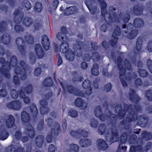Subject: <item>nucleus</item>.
<instances>
[{"mask_svg": "<svg viewBox=\"0 0 152 152\" xmlns=\"http://www.w3.org/2000/svg\"><path fill=\"white\" fill-rule=\"evenodd\" d=\"M8 61H6L3 57L0 58V71L5 77L9 79L10 77V74L9 72L10 65L8 64Z\"/></svg>", "mask_w": 152, "mask_h": 152, "instance_id": "6", "label": "nucleus"}, {"mask_svg": "<svg viewBox=\"0 0 152 152\" xmlns=\"http://www.w3.org/2000/svg\"><path fill=\"white\" fill-rule=\"evenodd\" d=\"M82 86L84 88H87L90 87V82L88 79H86L82 83Z\"/></svg>", "mask_w": 152, "mask_h": 152, "instance_id": "63", "label": "nucleus"}, {"mask_svg": "<svg viewBox=\"0 0 152 152\" xmlns=\"http://www.w3.org/2000/svg\"><path fill=\"white\" fill-rule=\"evenodd\" d=\"M77 11V8L75 7H70L66 10V14L67 15H69L75 13Z\"/></svg>", "mask_w": 152, "mask_h": 152, "instance_id": "45", "label": "nucleus"}, {"mask_svg": "<svg viewBox=\"0 0 152 152\" xmlns=\"http://www.w3.org/2000/svg\"><path fill=\"white\" fill-rule=\"evenodd\" d=\"M69 115L73 118H76L78 116L77 112L75 110L71 109L68 112Z\"/></svg>", "mask_w": 152, "mask_h": 152, "instance_id": "59", "label": "nucleus"}, {"mask_svg": "<svg viewBox=\"0 0 152 152\" xmlns=\"http://www.w3.org/2000/svg\"><path fill=\"white\" fill-rule=\"evenodd\" d=\"M67 53L66 54L65 56L66 59L69 61H73L75 57V54L71 50Z\"/></svg>", "mask_w": 152, "mask_h": 152, "instance_id": "38", "label": "nucleus"}, {"mask_svg": "<svg viewBox=\"0 0 152 152\" xmlns=\"http://www.w3.org/2000/svg\"><path fill=\"white\" fill-rule=\"evenodd\" d=\"M5 123L6 126L8 128L12 127L14 126L15 119L11 115H8L5 117Z\"/></svg>", "mask_w": 152, "mask_h": 152, "instance_id": "14", "label": "nucleus"}, {"mask_svg": "<svg viewBox=\"0 0 152 152\" xmlns=\"http://www.w3.org/2000/svg\"><path fill=\"white\" fill-rule=\"evenodd\" d=\"M33 19L29 17L26 16L25 17L23 20L22 22L23 24L26 27H29L33 24Z\"/></svg>", "mask_w": 152, "mask_h": 152, "instance_id": "27", "label": "nucleus"}, {"mask_svg": "<svg viewBox=\"0 0 152 152\" xmlns=\"http://www.w3.org/2000/svg\"><path fill=\"white\" fill-rule=\"evenodd\" d=\"M95 1L94 0H86L85 1V4L92 15H94L95 12L99 11V10L97 9L96 7H93L92 4H94Z\"/></svg>", "mask_w": 152, "mask_h": 152, "instance_id": "10", "label": "nucleus"}, {"mask_svg": "<svg viewBox=\"0 0 152 152\" xmlns=\"http://www.w3.org/2000/svg\"><path fill=\"white\" fill-rule=\"evenodd\" d=\"M109 10L110 13L107 12L104 14L102 12V13L103 15H104V17L107 23H113L115 21L120 22L122 20L124 23H127L130 19V15L128 13H126L124 14L122 13L121 12L117 17L116 13L114 12L116 10V8L111 7H109Z\"/></svg>", "mask_w": 152, "mask_h": 152, "instance_id": "2", "label": "nucleus"}, {"mask_svg": "<svg viewBox=\"0 0 152 152\" xmlns=\"http://www.w3.org/2000/svg\"><path fill=\"white\" fill-rule=\"evenodd\" d=\"M24 40L26 43L29 44H32L34 42L33 38L30 34H27L25 36Z\"/></svg>", "mask_w": 152, "mask_h": 152, "instance_id": "48", "label": "nucleus"}, {"mask_svg": "<svg viewBox=\"0 0 152 152\" xmlns=\"http://www.w3.org/2000/svg\"><path fill=\"white\" fill-rule=\"evenodd\" d=\"M25 132L29 137L32 138L34 137L35 134L34 130L30 124H28L26 126Z\"/></svg>", "mask_w": 152, "mask_h": 152, "instance_id": "24", "label": "nucleus"}, {"mask_svg": "<svg viewBox=\"0 0 152 152\" xmlns=\"http://www.w3.org/2000/svg\"><path fill=\"white\" fill-rule=\"evenodd\" d=\"M77 45L75 44L74 45L73 48L75 53L77 56H80L82 54L81 46L83 45V43L80 41H77Z\"/></svg>", "mask_w": 152, "mask_h": 152, "instance_id": "19", "label": "nucleus"}, {"mask_svg": "<svg viewBox=\"0 0 152 152\" xmlns=\"http://www.w3.org/2000/svg\"><path fill=\"white\" fill-rule=\"evenodd\" d=\"M65 34L62 33H58L57 34V38L60 41H63V42L66 41Z\"/></svg>", "mask_w": 152, "mask_h": 152, "instance_id": "62", "label": "nucleus"}, {"mask_svg": "<svg viewBox=\"0 0 152 152\" xmlns=\"http://www.w3.org/2000/svg\"><path fill=\"white\" fill-rule=\"evenodd\" d=\"M21 118L22 121L25 123H28L30 120L29 114L25 111H23L21 113Z\"/></svg>", "mask_w": 152, "mask_h": 152, "instance_id": "28", "label": "nucleus"}, {"mask_svg": "<svg viewBox=\"0 0 152 152\" xmlns=\"http://www.w3.org/2000/svg\"><path fill=\"white\" fill-rule=\"evenodd\" d=\"M40 104L41 106L40 109V113L44 114L47 113L49 110V108L47 107V102L44 100H42L40 101Z\"/></svg>", "mask_w": 152, "mask_h": 152, "instance_id": "23", "label": "nucleus"}, {"mask_svg": "<svg viewBox=\"0 0 152 152\" xmlns=\"http://www.w3.org/2000/svg\"><path fill=\"white\" fill-rule=\"evenodd\" d=\"M60 84L62 86L64 90L66 91L67 90L68 92L70 93L74 94L76 90L72 86L70 85L64 86L63 85L62 83L60 82Z\"/></svg>", "mask_w": 152, "mask_h": 152, "instance_id": "35", "label": "nucleus"}, {"mask_svg": "<svg viewBox=\"0 0 152 152\" xmlns=\"http://www.w3.org/2000/svg\"><path fill=\"white\" fill-rule=\"evenodd\" d=\"M29 59L31 63L34 64L36 61V54L33 52L31 53L29 55Z\"/></svg>", "mask_w": 152, "mask_h": 152, "instance_id": "56", "label": "nucleus"}, {"mask_svg": "<svg viewBox=\"0 0 152 152\" xmlns=\"http://www.w3.org/2000/svg\"><path fill=\"white\" fill-rule=\"evenodd\" d=\"M133 28V25L131 23H129L127 26L125 24L122 25V33H127L128 31H130Z\"/></svg>", "mask_w": 152, "mask_h": 152, "instance_id": "32", "label": "nucleus"}, {"mask_svg": "<svg viewBox=\"0 0 152 152\" xmlns=\"http://www.w3.org/2000/svg\"><path fill=\"white\" fill-rule=\"evenodd\" d=\"M143 11L142 7L140 5L136 6L134 7L132 12L137 15H140Z\"/></svg>", "mask_w": 152, "mask_h": 152, "instance_id": "40", "label": "nucleus"}, {"mask_svg": "<svg viewBox=\"0 0 152 152\" xmlns=\"http://www.w3.org/2000/svg\"><path fill=\"white\" fill-rule=\"evenodd\" d=\"M79 144L83 147H86L91 145V141L90 139H81L79 141Z\"/></svg>", "mask_w": 152, "mask_h": 152, "instance_id": "26", "label": "nucleus"}, {"mask_svg": "<svg viewBox=\"0 0 152 152\" xmlns=\"http://www.w3.org/2000/svg\"><path fill=\"white\" fill-rule=\"evenodd\" d=\"M22 6L25 8L26 10H28L31 7L30 2L27 0H24L22 2Z\"/></svg>", "mask_w": 152, "mask_h": 152, "instance_id": "44", "label": "nucleus"}, {"mask_svg": "<svg viewBox=\"0 0 152 152\" xmlns=\"http://www.w3.org/2000/svg\"><path fill=\"white\" fill-rule=\"evenodd\" d=\"M53 83V80L51 77H49L45 79L42 83V85L45 86H51Z\"/></svg>", "mask_w": 152, "mask_h": 152, "instance_id": "47", "label": "nucleus"}, {"mask_svg": "<svg viewBox=\"0 0 152 152\" xmlns=\"http://www.w3.org/2000/svg\"><path fill=\"white\" fill-rule=\"evenodd\" d=\"M137 124L143 127L145 126L148 122V118L145 115H141L138 118Z\"/></svg>", "mask_w": 152, "mask_h": 152, "instance_id": "20", "label": "nucleus"}, {"mask_svg": "<svg viewBox=\"0 0 152 152\" xmlns=\"http://www.w3.org/2000/svg\"><path fill=\"white\" fill-rule=\"evenodd\" d=\"M5 152H16L15 146L11 145L6 147L5 149Z\"/></svg>", "mask_w": 152, "mask_h": 152, "instance_id": "55", "label": "nucleus"}, {"mask_svg": "<svg viewBox=\"0 0 152 152\" xmlns=\"http://www.w3.org/2000/svg\"><path fill=\"white\" fill-rule=\"evenodd\" d=\"M19 64L22 68L19 66H17L14 69V72L16 74L20 75L21 80H25L27 78L26 69L27 67V66L25 62L23 61H20Z\"/></svg>", "mask_w": 152, "mask_h": 152, "instance_id": "5", "label": "nucleus"}, {"mask_svg": "<svg viewBox=\"0 0 152 152\" xmlns=\"http://www.w3.org/2000/svg\"><path fill=\"white\" fill-rule=\"evenodd\" d=\"M143 82L141 78H138L136 79L134 81V84L136 88H137L139 86H142Z\"/></svg>", "mask_w": 152, "mask_h": 152, "instance_id": "57", "label": "nucleus"}, {"mask_svg": "<svg viewBox=\"0 0 152 152\" xmlns=\"http://www.w3.org/2000/svg\"><path fill=\"white\" fill-rule=\"evenodd\" d=\"M107 132V134H106L105 136L107 141L109 142L111 144L118 140L119 136L115 126L112 125L111 128L108 130Z\"/></svg>", "mask_w": 152, "mask_h": 152, "instance_id": "4", "label": "nucleus"}, {"mask_svg": "<svg viewBox=\"0 0 152 152\" xmlns=\"http://www.w3.org/2000/svg\"><path fill=\"white\" fill-rule=\"evenodd\" d=\"M44 138L42 135H38L35 139V142L37 146L41 147L42 146Z\"/></svg>", "mask_w": 152, "mask_h": 152, "instance_id": "29", "label": "nucleus"}, {"mask_svg": "<svg viewBox=\"0 0 152 152\" xmlns=\"http://www.w3.org/2000/svg\"><path fill=\"white\" fill-rule=\"evenodd\" d=\"M142 107L138 104H135L134 107L132 105H128L125 104L124 105V109L122 110V106L121 104L116 105L114 110L115 113L118 114L117 117L121 119L124 118L125 114L127 112L129 113L126 116V120H123L120 122V124L126 125L128 122L135 121L137 118V114L138 112L142 110Z\"/></svg>", "mask_w": 152, "mask_h": 152, "instance_id": "1", "label": "nucleus"}, {"mask_svg": "<svg viewBox=\"0 0 152 152\" xmlns=\"http://www.w3.org/2000/svg\"><path fill=\"white\" fill-rule=\"evenodd\" d=\"M51 131L52 134L57 135L59 133L60 131L59 126L58 122H54V128L52 129Z\"/></svg>", "mask_w": 152, "mask_h": 152, "instance_id": "36", "label": "nucleus"}, {"mask_svg": "<svg viewBox=\"0 0 152 152\" xmlns=\"http://www.w3.org/2000/svg\"><path fill=\"white\" fill-rule=\"evenodd\" d=\"M98 132L101 134H103L105 133L107 131V127L104 124H101L98 128Z\"/></svg>", "mask_w": 152, "mask_h": 152, "instance_id": "46", "label": "nucleus"}, {"mask_svg": "<svg viewBox=\"0 0 152 152\" xmlns=\"http://www.w3.org/2000/svg\"><path fill=\"white\" fill-rule=\"evenodd\" d=\"M141 136L143 139L145 140H149L152 138V134L146 131H144L141 133Z\"/></svg>", "mask_w": 152, "mask_h": 152, "instance_id": "33", "label": "nucleus"}, {"mask_svg": "<svg viewBox=\"0 0 152 152\" xmlns=\"http://www.w3.org/2000/svg\"><path fill=\"white\" fill-rule=\"evenodd\" d=\"M129 97L130 100L132 102L135 103H137L140 100V98L132 89H130L129 90Z\"/></svg>", "mask_w": 152, "mask_h": 152, "instance_id": "15", "label": "nucleus"}, {"mask_svg": "<svg viewBox=\"0 0 152 152\" xmlns=\"http://www.w3.org/2000/svg\"><path fill=\"white\" fill-rule=\"evenodd\" d=\"M24 92L27 94L31 93L33 91V88L31 85H29L23 88Z\"/></svg>", "mask_w": 152, "mask_h": 152, "instance_id": "53", "label": "nucleus"}, {"mask_svg": "<svg viewBox=\"0 0 152 152\" xmlns=\"http://www.w3.org/2000/svg\"><path fill=\"white\" fill-rule=\"evenodd\" d=\"M11 38L10 34L8 33H4L2 36L1 40L6 45L9 44L10 42Z\"/></svg>", "mask_w": 152, "mask_h": 152, "instance_id": "31", "label": "nucleus"}, {"mask_svg": "<svg viewBox=\"0 0 152 152\" xmlns=\"http://www.w3.org/2000/svg\"><path fill=\"white\" fill-rule=\"evenodd\" d=\"M94 113L95 115L97 117H99L100 119L102 121L109 120L110 123L112 124H114L116 122V115L114 114H112L108 110H106L105 114H102V110L99 106H98L96 107Z\"/></svg>", "mask_w": 152, "mask_h": 152, "instance_id": "3", "label": "nucleus"}, {"mask_svg": "<svg viewBox=\"0 0 152 152\" xmlns=\"http://www.w3.org/2000/svg\"><path fill=\"white\" fill-rule=\"evenodd\" d=\"M147 65L149 71L152 74V60L148 59L147 61Z\"/></svg>", "mask_w": 152, "mask_h": 152, "instance_id": "64", "label": "nucleus"}, {"mask_svg": "<svg viewBox=\"0 0 152 152\" xmlns=\"http://www.w3.org/2000/svg\"><path fill=\"white\" fill-rule=\"evenodd\" d=\"M18 64L17 58L14 55H13L12 56L10 59V62L8 61V64H9L10 65V67L11 66L12 67H16L17 66Z\"/></svg>", "mask_w": 152, "mask_h": 152, "instance_id": "34", "label": "nucleus"}, {"mask_svg": "<svg viewBox=\"0 0 152 152\" xmlns=\"http://www.w3.org/2000/svg\"><path fill=\"white\" fill-rule=\"evenodd\" d=\"M15 42L17 45L18 49L22 55H24L26 52L25 47L24 46V43L20 37L17 38L15 39Z\"/></svg>", "mask_w": 152, "mask_h": 152, "instance_id": "11", "label": "nucleus"}, {"mask_svg": "<svg viewBox=\"0 0 152 152\" xmlns=\"http://www.w3.org/2000/svg\"><path fill=\"white\" fill-rule=\"evenodd\" d=\"M8 28L7 24L6 22L2 21L0 23V31L3 32L7 31Z\"/></svg>", "mask_w": 152, "mask_h": 152, "instance_id": "43", "label": "nucleus"}, {"mask_svg": "<svg viewBox=\"0 0 152 152\" xmlns=\"http://www.w3.org/2000/svg\"><path fill=\"white\" fill-rule=\"evenodd\" d=\"M21 102L18 100H15L8 103L6 104L7 107L15 110H19L22 107Z\"/></svg>", "mask_w": 152, "mask_h": 152, "instance_id": "8", "label": "nucleus"}, {"mask_svg": "<svg viewBox=\"0 0 152 152\" xmlns=\"http://www.w3.org/2000/svg\"><path fill=\"white\" fill-rule=\"evenodd\" d=\"M98 1L101 5V14L102 16H104V15H102V12H103L104 14L107 12L105 11V9L106 8L107 5L105 2L103 0H97Z\"/></svg>", "mask_w": 152, "mask_h": 152, "instance_id": "39", "label": "nucleus"}, {"mask_svg": "<svg viewBox=\"0 0 152 152\" xmlns=\"http://www.w3.org/2000/svg\"><path fill=\"white\" fill-rule=\"evenodd\" d=\"M75 105L77 107H81L82 110H84L87 108L88 104L86 102H83L82 99L78 98L75 101Z\"/></svg>", "mask_w": 152, "mask_h": 152, "instance_id": "25", "label": "nucleus"}, {"mask_svg": "<svg viewBox=\"0 0 152 152\" xmlns=\"http://www.w3.org/2000/svg\"><path fill=\"white\" fill-rule=\"evenodd\" d=\"M10 94L12 98L16 99L18 96V93L15 89H11L10 90Z\"/></svg>", "mask_w": 152, "mask_h": 152, "instance_id": "61", "label": "nucleus"}, {"mask_svg": "<svg viewBox=\"0 0 152 152\" xmlns=\"http://www.w3.org/2000/svg\"><path fill=\"white\" fill-rule=\"evenodd\" d=\"M138 30L135 29L132 30L127 35V37L130 39H134L137 36Z\"/></svg>", "mask_w": 152, "mask_h": 152, "instance_id": "37", "label": "nucleus"}, {"mask_svg": "<svg viewBox=\"0 0 152 152\" xmlns=\"http://www.w3.org/2000/svg\"><path fill=\"white\" fill-rule=\"evenodd\" d=\"M137 136L134 135L131 136L129 142L131 144H135L139 150L142 149L141 145L143 143L142 138H139L136 140Z\"/></svg>", "mask_w": 152, "mask_h": 152, "instance_id": "9", "label": "nucleus"}, {"mask_svg": "<svg viewBox=\"0 0 152 152\" xmlns=\"http://www.w3.org/2000/svg\"><path fill=\"white\" fill-rule=\"evenodd\" d=\"M70 149L75 152H78L79 151V147L77 144H71L69 145Z\"/></svg>", "mask_w": 152, "mask_h": 152, "instance_id": "58", "label": "nucleus"}, {"mask_svg": "<svg viewBox=\"0 0 152 152\" xmlns=\"http://www.w3.org/2000/svg\"><path fill=\"white\" fill-rule=\"evenodd\" d=\"M121 31L120 28L118 26H116L114 28L112 36L113 37H117L120 35Z\"/></svg>", "mask_w": 152, "mask_h": 152, "instance_id": "50", "label": "nucleus"}, {"mask_svg": "<svg viewBox=\"0 0 152 152\" xmlns=\"http://www.w3.org/2000/svg\"><path fill=\"white\" fill-rule=\"evenodd\" d=\"M145 96L148 100L152 101V90H149L146 91Z\"/></svg>", "mask_w": 152, "mask_h": 152, "instance_id": "51", "label": "nucleus"}, {"mask_svg": "<svg viewBox=\"0 0 152 152\" xmlns=\"http://www.w3.org/2000/svg\"><path fill=\"white\" fill-rule=\"evenodd\" d=\"M42 43L43 47L45 50H48L49 49L50 42L49 39L47 36L45 34H43L41 37Z\"/></svg>", "mask_w": 152, "mask_h": 152, "instance_id": "21", "label": "nucleus"}, {"mask_svg": "<svg viewBox=\"0 0 152 152\" xmlns=\"http://www.w3.org/2000/svg\"><path fill=\"white\" fill-rule=\"evenodd\" d=\"M14 18L13 21L16 23H20L22 20L23 16V14L20 11L19 9L15 10L13 13Z\"/></svg>", "mask_w": 152, "mask_h": 152, "instance_id": "12", "label": "nucleus"}, {"mask_svg": "<svg viewBox=\"0 0 152 152\" xmlns=\"http://www.w3.org/2000/svg\"><path fill=\"white\" fill-rule=\"evenodd\" d=\"M30 112L31 115L34 116H36L38 112L37 109L34 104H31L30 106Z\"/></svg>", "mask_w": 152, "mask_h": 152, "instance_id": "41", "label": "nucleus"}, {"mask_svg": "<svg viewBox=\"0 0 152 152\" xmlns=\"http://www.w3.org/2000/svg\"><path fill=\"white\" fill-rule=\"evenodd\" d=\"M122 62L121 58L120 57H118L117 58V64L118 68L119 70V77L121 79V82L123 86L124 87H126L127 86L126 83L124 79H121L122 76L125 74L126 71L125 69L122 67Z\"/></svg>", "mask_w": 152, "mask_h": 152, "instance_id": "7", "label": "nucleus"}, {"mask_svg": "<svg viewBox=\"0 0 152 152\" xmlns=\"http://www.w3.org/2000/svg\"><path fill=\"white\" fill-rule=\"evenodd\" d=\"M9 136L8 132L5 129L4 125L0 126V140H4L6 139Z\"/></svg>", "mask_w": 152, "mask_h": 152, "instance_id": "22", "label": "nucleus"}, {"mask_svg": "<svg viewBox=\"0 0 152 152\" xmlns=\"http://www.w3.org/2000/svg\"><path fill=\"white\" fill-rule=\"evenodd\" d=\"M96 144L98 149L100 150H105L108 147L107 144L102 139H98L96 141Z\"/></svg>", "mask_w": 152, "mask_h": 152, "instance_id": "17", "label": "nucleus"}, {"mask_svg": "<svg viewBox=\"0 0 152 152\" xmlns=\"http://www.w3.org/2000/svg\"><path fill=\"white\" fill-rule=\"evenodd\" d=\"M65 39L66 41L62 42L60 46V50L61 52L64 53H67L71 50L69 49V44L67 42L69 40L68 37H66Z\"/></svg>", "mask_w": 152, "mask_h": 152, "instance_id": "13", "label": "nucleus"}, {"mask_svg": "<svg viewBox=\"0 0 152 152\" xmlns=\"http://www.w3.org/2000/svg\"><path fill=\"white\" fill-rule=\"evenodd\" d=\"M14 29L17 33H20L24 31V28L21 25L16 24L14 26Z\"/></svg>", "mask_w": 152, "mask_h": 152, "instance_id": "52", "label": "nucleus"}, {"mask_svg": "<svg viewBox=\"0 0 152 152\" xmlns=\"http://www.w3.org/2000/svg\"><path fill=\"white\" fill-rule=\"evenodd\" d=\"M34 49L39 58H41L43 57L45 52L40 44H36L34 47Z\"/></svg>", "mask_w": 152, "mask_h": 152, "instance_id": "18", "label": "nucleus"}, {"mask_svg": "<svg viewBox=\"0 0 152 152\" xmlns=\"http://www.w3.org/2000/svg\"><path fill=\"white\" fill-rule=\"evenodd\" d=\"M138 72L139 75L142 77H146L148 75V72L145 69H138Z\"/></svg>", "mask_w": 152, "mask_h": 152, "instance_id": "60", "label": "nucleus"}, {"mask_svg": "<svg viewBox=\"0 0 152 152\" xmlns=\"http://www.w3.org/2000/svg\"><path fill=\"white\" fill-rule=\"evenodd\" d=\"M129 97L130 100L132 102L135 103H137L140 100V98L132 89H130L129 90Z\"/></svg>", "mask_w": 152, "mask_h": 152, "instance_id": "16", "label": "nucleus"}, {"mask_svg": "<svg viewBox=\"0 0 152 152\" xmlns=\"http://www.w3.org/2000/svg\"><path fill=\"white\" fill-rule=\"evenodd\" d=\"M99 66L97 64H95L93 65V67L91 70V72L92 74L96 76L98 75L99 72L98 71Z\"/></svg>", "mask_w": 152, "mask_h": 152, "instance_id": "49", "label": "nucleus"}, {"mask_svg": "<svg viewBox=\"0 0 152 152\" xmlns=\"http://www.w3.org/2000/svg\"><path fill=\"white\" fill-rule=\"evenodd\" d=\"M42 9V5L40 3H36L34 7V11L35 12H40Z\"/></svg>", "mask_w": 152, "mask_h": 152, "instance_id": "54", "label": "nucleus"}, {"mask_svg": "<svg viewBox=\"0 0 152 152\" xmlns=\"http://www.w3.org/2000/svg\"><path fill=\"white\" fill-rule=\"evenodd\" d=\"M134 26L137 28H140L144 25L143 20L140 18H137L135 19L133 22Z\"/></svg>", "mask_w": 152, "mask_h": 152, "instance_id": "30", "label": "nucleus"}, {"mask_svg": "<svg viewBox=\"0 0 152 152\" xmlns=\"http://www.w3.org/2000/svg\"><path fill=\"white\" fill-rule=\"evenodd\" d=\"M142 40L141 37H139L137 39L136 48L137 50L140 52L141 50L142 45Z\"/></svg>", "mask_w": 152, "mask_h": 152, "instance_id": "42", "label": "nucleus"}]
</instances>
